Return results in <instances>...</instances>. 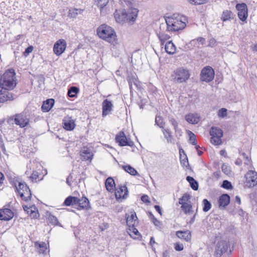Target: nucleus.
I'll use <instances>...</instances> for the list:
<instances>
[{
  "label": "nucleus",
  "instance_id": "f257e3e1",
  "mask_svg": "<svg viewBox=\"0 0 257 257\" xmlns=\"http://www.w3.org/2000/svg\"><path fill=\"white\" fill-rule=\"evenodd\" d=\"M97 34L99 37L111 44L116 42V35L115 31L110 26L102 24L97 29Z\"/></svg>",
  "mask_w": 257,
  "mask_h": 257
},
{
  "label": "nucleus",
  "instance_id": "f03ea898",
  "mask_svg": "<svg viewBox=\"0 0 257 257\" xmlns=\"http://www.w3.org/2000/svg\"><path fill=\"white\" fill-rule=\"evenodd\" d=\"M15 75L14 70L7 71L0 76V87L8 90L13 89L17 84Z\"/></svg>",
  "mask_w": 257,
  "mask_h": 257
},
{
  "label": "nucleus",
  "instance_id": "7ed1b4c3",
  "mask_svg": "<svg viewBox=\"0 0 257 257\" xmlns=\"http://www.w3.org/2000/svg\"><path fill=\"white\" fill-rule=\"evenodd\" d=\"M186 18L185 17H175L174 15L172 17H169L166 19L167 24V30L168 31H178L184 29L186 27Z\"/></svg>",
  "mask_w": 257,
  "mask_h": 257
},
{
  "label": "nucleus",
  "instance_id": "20e7f679",
  "mask_svg": "<svg viewBox=\"0 0 257 257\" xmlns=\"http://www.w3.org/2000/svg\"><path fill=\"white\" fill-rule=\"evenodd\" d=\"M189 77L190 74L188 70L183 68H177L172 75L173 81L178 83L186 82Z\"/></svg>",
  "mask_w": 257,
  "mask_h": 257
},
{
  "label": "nucleus",
  "instance_id": "39448f33",
  "mask_svg": "<svg viewBox=\"0 0 257 257\" xmlns=\"http://www.w3.org/2000/svg\"><path fill=\"white\" fill-rule=\"evenodd\" d=\"M128 195V191L125 185H118L115 188V197L119 202L125 200Z\"/></svg>",
  "mask_w": 257,
  "mask_h": 257
},
{
  "label": "nucleus",
  "instance_id": "423d86ee",
  "mask_svg": "<svg viewBox=\"0 0 257 257\" xmlns=\"http://www.w3.org/2000/svg\"><path fill=\"white\" fill-rule=\"evenodd\" d=\"M245 186L251 188L257 185V172L254 171H248L245 175Z\"/></svg>",
  "mask_w": 257,
  "mask_h": 257
},
{
  "label": "nucleus",
  "instance_id": "0eeeda50",
  "mask_svg": "<svg viewBox=\"0 0 257 257\" xmlns=\"http://www.w3.org/2000/svg\"><path fill=\"white\" fill-rule=\"evenodd\" d=\"M115 140L119 146L134 147V143L129 138L127 139L123 132H119L115 136Z\"/></svg>",
  "mask_w": 257,
  "mask_h": 257
},
{
  "label": "nucleus",
  "instance_id": "6e6552de",
  "mask_svg": "<svg viewBox=\"0 0 257 257\" xmlns=\"http://www.w3.org/2000/svg\"><path fill=\"white\" fill-rule=\"evenodd\" d=\"M230 246L228 241L220 240L218 241L215 246L214 255L215 257H221V255L226 252Z\"/></svg>",
  "mask_w": 257,
  "mask_h": 257
},
{
  "label": "nucleus",
  "instance_id": "1a4fd4ad",
  "mask_svg": "<svg viewBox=\"0 0 257 257\" xmlns=\"http://www.w3.org/2000/svg\"><path fill=\"white\" fill-rule=\"evenodd\" d=\"M214 77V70L210 66L203 68L200 74L202 81L209 82L211 81Z\"/></svg>",
  "mask_w": 257,
  "mask_h": 257
},
{
  "label": "nucleus",
  "instance_id": "9d476101",
  "mask_svg": "<svg viewBox=\"0 0 257 257\" xmlns=\"http://www.w3.org/2000/svg\"><path fill=\"white\" fill-rule=\"evenodd\" d=\"M66 42L64 39H59L54 44L53 51L57 56L61 55L65 50Z\"/></svg>",
  "mask_w": 257,
  "mask_h": 257
},
{
  "label": "nucleus",
  "instance_id": "9b49d317",
  "mask_svg": "<svg viewBox=\"0 0 257 257\" xmlns=\"http://www.w3.org/2000/svg\"><path fill=\"white\" fill-rule=\"evenodd\" d=\"M235 7L238 11L239 19L243 22L245 21L248 16L246 5L245 3L237 4Z\"/></svg>",
  "mask_w": 257,
  "mask_h": 257
},
{
  "label": "nucleus",
  "instance_id": "f8f14e48",
  "mask_svg": "<svg viewBox=\"0 0 257 257\" xmlns=\"http://www.w3.org/2000/svg\"><path fill=\"white\" fill-rule=\"evenodd\" d=\"M16 98V95L9 92L8 90L0 87V102L4 103L9 100H13Z\"/></svg>",
  "mask_w": 257,
  "mask_h": 257
},
{
  "label": "nucleus",
  "instance_id": "ddd939ff",
  "mask_svg": "<svg viewBox=\"0 0 257 257\" xmlns=\"http://www.w3.org/2000/svg\"><path fill=\"white\" fill-rule=\"evenodd\" d=\"M15 123L21 127L27 126L29 123V118L24 113L17 114L15 118Z\"/></svg>",
  "mask_w": 257,
  "mask_h": 257
},
{
  "label": "nucleus",
  "instance_id": "4468645a",
  "mask_svg": "<svg viewBox=\"0 0 257 257\" xmlns=\"http://www.w3.org/2000/svg\"><path fill=\"white\" fill-rule=\"evenodd\" d=\"M139 11L136 8H130L125 12L126 22L133 23L136 20Z\"/></svg>",
  "mask_w": 257,
  "mask_h": 257
},
{
  "label": "nucleus",
  "instance_id": "2eb2a0df",
  "mask_svg": "<svg viewBox=\"0 0 257 257\" xmlns=\"http://www.w3.org/2000/svg\"><path fill=\"white\" fill-rule=\"evenodd\" d=\"M62 125L65 130L69 131L73 130L76 126L74 120L68 116L64 117Z\"/></svg>",
  "mask_w": 257,
  "mask_h": 257
},
{
  "label": "nucleus",
  "instance_id": "dca6fc26",
  "mask_svg": "<svg viewBox=\"0 0 257 257\" xmlns=\"http://www.w3.org/2000/svg\"><path fill=\"white\" fill-rule=\"evenodd\" d=\"M218 201L219 208L223 209L229 204L230 197L227 194H223L219 197Z\"/></svg>",
  "mask_w": 257,
  "mask_h": 257
},
{
  "label": "nucleus",
  "instance_id": "f3484780",
  "mask_svg": "<svg viewBox=\"0 0 257 257\" xmlns=\"http://www.w3.org/2000/svg\"><path fill=\"white\" fill-rule=\"evenodd\" d=\"M14 217L13 212L9 208L0 209V220L9 221Z\"/></svg>",
  "mask_w": 257,
  "mask_h": 257
},
{
  "label": "nucleus",
  "instance_id": "a211bd4d",
  "mask_svg": "<svg viewBox=\"0 0 257 257\" xmlns=\"http://www.w3.org/2000/svg\"><path fill=\"white\" fill-rule=\"evenodd\" d=\"M22 186V188L25 187V191L24 192H22L21 190H20V192L18 193L20 197L22 198L23 200H24L26 202H28V201L30 200L32 197V193L31 191L29 188V187L28 186L27 184H21L20 185V187Z\"/></svg>",
  "mask_w": 257,
  "mask_h": 257
},
{
  "label": "nucleus",
  "instance_id": "6ab92c4d",
  "mask_svg": "<svg viewBox=\"0 0 257 257\" xmlns=\"http://www.w3.org/2000/svg\"><path fill=\"white\" fill-rule=\"evenodd\" d=\"M102 117L106 116L109 112L112 110L113 105L111 102L106 99L103 100L102 103Z\"/></svg>",
  "mask_w": 257,
  "mask_h": 257
},
{
  "label": "nucleus",
  "instance_id": "aec40b11",
  "mask_svg": "<svg viewBox=\"0 0 257 257\" xmlns=\"http://www.w3.org/2000/svg\"><path fill=\"white\" fill-rule=\"evenodd\" d=\"M125 219L127 225L129 228L131 227L135 226V225L138 223V218L136 215V212H134L132 213L131 215H130L127 214H125Z\"/></svg>",
  "mask_w": 257,
  "mask_h": 257
},
{
  "label": "nucleus",
  "instance_id": "412c9836",
  "mask_svg": "<svg viewBox=\"0 0 257 257\" xmlns=\"http://www.w3.org/2000/svg\"><path fill=\"white\" fill-rule=\"evenodd\" d=\"M176 235L179 238L187 242L190 241L191 238V232L188 230L177 231L176 232Z\"/></svg>",
  "mask_w": 257,
  "mask_h": 257
},
{
  "label": "nucleus",
  "instance_id": "4be33fe9",
  "mask_svg": "<svg viewBox=\"0 0 257 257\" xmlns=\"http://www.w3.org/2000/svg\"><path fill=\"white\" fill-rule=\"evenodd\" d=\"M78 207L77 209L79 210H89L90 209L91 206L88 198L85 196H83L81 199H79Z\"/></svg>",
  "mask_w": 257,
  "mask_h": 257
},
{
  "label": "nucleus",
  "instance_id": "5701e85b",
  "mask_svg": "<svg viewBox=\"0 0 257 257\" xmlns=\"http://www.w3.org/2000/svg\"><path fill=\"white\" fill-rule=\"evenodd\" d=\"M114 18L116 21L119 23L122 24L124 22H126V14L125 11H116L114 14Z\"/></svg>",
  "mask_w": 257,
  "mask_h": 257
},
{
  "label": "nucleus",
  "instance_id": "b1692460",
  "mask_svg": "<svg viewBox=\"0 0 257 257\" xmlns=\"http://www.w3.org/2000/svg\"><path fill=\"white\" fill-rule=\"evenodd\" d=\"M54 99L53 98L48 99L44 101L41 109L43 112H48L54 104Z\"/></svg>",
  "mask_w": 257,
  "mask_h": 257
},
{
  "label": "nucleus",
  "instance_id": "393cba45",
  "mask_svg": "<svg viewBox=\"0 0 257 257\" xmlns=\"http://www.w3.org/2000/svg\"><path fill=\"white\" fill-rule=\"evenodd\" d=\"M164 138L166 139L168 143H174V139L172 134L171 131L168 128H163L162 130Z\"/></svg>",
  "mask_w": 257,
  "mask_h": 257
},
{
  "label": "nucleus",
  "instance_id": "a878e982",
  "mask_svg": "<svg viewBox=\"0 0 257 257\" xmlns=\"http://www.w3.org/2000/svg\"><path fill=\"white\" fill-rule=\"evenodd\" d=\"M105 185L106 190L109 192H113L116 188L114 181L111 177L107 178Z\"/></svg>",
  "mask_w": 257,
  "mask_h": 257
},
{
  "label": "nucleus",
  "instance_id": "bb28decb",
  "mask_svg": "<svg viewBox=\"0 0 257 257\" xmlns=\"http://www.w3.org/2000/svg\"><path fill=\"white\" fill-rule=\"evenodd\" d=\"M186 120L189 123L196 124L199 121V117L196 114H188L185 116Z\"/></svg>",
  "mask_w": 257,
  "mask_h": 257
},
{
  "label": "nucleus",
  "instance_id": "cd10ccee",
  "mask_svg": "<svg viewBox=\"0 0 257 257\" xmlns=\"http://www.w3.org/2000/svg\"><path fill=\"white\" fill-rule=\"evenodd\" d=\"M234 15L232 12L229 10H225L222 12L221 20L223 22L230 21L234 19Z\"/></svg>",
  "mask_w": 257,
  "mask_h": 257
},
{
  "label": "nucleus",
  "instance_id": "c85d7f7f",
  "mask_svg": "<svg viewBox=\"0 0 257 257\" xmlns=\"http://www.w3.org/2000/svg\"><path fill=\"white\" fill-rule=\"evenodd\" d=\"M81 152V156L84 160H91L92 159L93 155L87 147H84Z\"/></svg>",
  "mask_w": 257,
  "mask_h": 257
},
{
  "label": "nucleus",
  "instance_id": "c756f323",
  "mask_svg": "<svg viewBox=\"0 0 257 257\" xmlns=\"http://www.w3.org/2000/svg\"><path fill=\"white\" fill-rule=\"evenodd\" d=\"M165 49L166 52L169 54H174L176 51V47L171 41L166 43Z\"/></svg>",
  "mask_w": 257,
  "mask_h": 257
},
{
  "label": "nucleus",
  "instance_id": "7c9ffc66",
  "mask_svg": "<svg viewBox=\"0 0 257 257\" xmlns=\"http://www.w3.org/2000/svg\"><path fill=\"white\" fill-rule=\"evenodd\" d=\"M210 135L212 137L221 138L223 136V132L218 127L212 126L210 131Z\"/></svg>",
  "mask_w": 257,
  "mask_h": 257
},
{
  "label": "nucleus",
  "instance_id": "2f4dec72",
  "mask_svg": "<svg viewBox=\"0 0 257 257\" xmlns=\"http://www.w3.org/2000/svg\"><path fill=\"white\" fill-rule=\"evenodd\" d=\"M47 219L49 223L53 225L60 226V223H59L57 218L52 215L50 213H48L47 215Z\"/></svg>",
  "mask_w": 257,
  "mask_h": 257
},
{
  "label": "nucleus",
  "instance_id": "473e14b6",
  "mask_svg": "<svg viewBox=\"0 0 257 257\" xmlns=\"http://www.w3.org/2000/svg\"><path fill=\"white\" fill-rule=\"evenodd\" d=\"M83 10L80 9L70 8L68 12V17L76 18L78 15L82 14Z\"/></svg>",
  "mask_w": 257,
  "mask_h": 257
},
{
  "label": "nucleus",
  "instance_id": "72a5a7b5",
  "mask_svg": "<svg viewBox=\"0 0 257 257\" xmlns=\"http://www.w3.org/2000/svg\"><path fill=\"white\" fill-rule=\"evenodd\" d=\"M11 183L15 187L16 190L18 193L20 192V190L22 192L25 191V187L22 188V186L20 187L21 184H26L25 182H18L17 180L11 181Z\"/></svg>",
  "mask_w": 257,
  "mask_h": 257
},
{
  "label": "nucleus",
  "instance_id": "f704fd0d",
  "mask_svg": "<svg viewBox=\"0 0 257 257\" xmlns=\"http://www.w3.org/2000/svg\"><path fill=\"white\" fill-rule=\"evenodd\" d=\"M186 180L189 183L190 186L193 190L196 191L198 189V183L193 177L188 176L186 177Z\"/></svg>",
  "mask_w": 257,
  "mask_h": 257
},
{
  "label": "nucleus",
  "instance_id": "c9c22d12",
  "mask_svg": "<svg viewBox=\"0 0 257 257\" xmlns=\"http://www.w3.org/2000/svg\"><path fill=\"white\" fill-rule=\"evenodd\" d=\"M35 246L36 247H39L38 251L40 253L46 254L47 252V244L44 242L39 243L36 242Z\"/></svg>",
  "mask_w": 257,
  "mask_h": 257
},
{
  "label": "nucleus",
  "instance_id": "e433bc0d",
  "mask_svg": "<svg viewBox=\"0 0 257 257\" xmlns=\"http://www.w3.org/2000/svg\"><path fill=\"white\" fill-rule=\"evenodd\" d=\"M128 233L134 239H138L141 236L140 232L135 226L129 228Z\"/></svg>",
  "mask_w": 257,
  "mask_h": 257
},
{
  "label": "nucleus",
  "instance_id": "4c0bfd02",
  "mask_svg": "<svg viewBox=\"0 0 257 257\" xmlns=\"http://www.w3.org/2000/svg\"><path fill=\"white\" fill-rule=\"evenodd\" d=\"M122 168L124 170L125 172L129 173L131 175L135 176L138 174L137 170L130 165L122 166Z\"/></svg>",
  "mask_w": 257,
  "mask_h": 257
},
{
  "label": "nucleus",
  "instance_id": "58836bf2",
  "mask_svg": "<svg viewBox=\"0 0 257 257\" xmlns=\"http://www.w3.org/2000/svg\"><path fill=\"white\" fill-rule=\"evenodd\" d=\"M79 89L76 86H71L68 89L67 94L70 97H74L79 92Z\"/></svg>",
  "mask_w": 257,
  "mask_h": 257
},
{
  "label": "nucleus",
  "instance_id": "ea45409f",
  "mask_svg": "<svg viewBox=\"0 0 257 257\" xmlns=\"http://www.w3.org/2000/svg\"><path fill=\"white\" fill-rule=\"evenodd\" d=\"M157 36L161 42V45H163L165 42L170 38V36L163 32L157 33Z\"/></svg>",
  "mask_w": 257,
  "mask_h": 257
},
{
  "label": "nucleus",
  "instance_id": "a19ab883",
  "mask_svg": "<svg viewBox=\"0 0 257 257\" xmlns=\"http://www.w3.org/2000/svg\"><path fill=\"white\" fill-rule=\"evenodd\" d=\"M29 214H30L32 218H37L39 216L38 209L35 205H32Z\"/></svg>",
  "mask_w": 257,
  "mask_h": 257
},
{
  "label": "nucleus",
  "instance_id": "79ce46f5",
  "mask_svg": "<svg viewBox=\"0 0 257 257\" xmlns=\"http://www.w3.org/2000/svg\"><path fill=\"white\" fill-rule=\"evenodd\" d=\"M181 207L185 214L190 213L193 212L192 205L188 203L181 205Z\"/></svg>",
  "mask_w": 257,
  "mask_h": 257
},
{
  "label": "nucleus",
  "instance_id": "37998d69",
  "mask_svg": "<svg viewBox=\"0 0 257 257\" xmlns=\"http://www.w3.org/2000/svg\"><path fill=\"white\" fill-rule=\"evenodd\" d=\"M203 204V211L204 212L208 211L211 208V203L207 199H204L202 201Z\"/></svg>",
  "mask_w": 257,
  "mask_h": 257
},
{
  "label": "nucleus",
  "instance_id": "c03bdc74",
  "mask_svg": "<svg viewBox=\"0 0 257 257\" xmlns=\"http://www.w3.org/2000/svg\"><path fill=\"white\" fill-rule=\"evenodd\" d=\"M148 216L151 219L154 224L156 226H159L161 225V222L159 221L153 215L151 212H148Z\"/></svg>",
  "mask_w": 257,
  "mask_h": 257
},
{
  "label": "nucleus",
  "instance_id": "a18cd8bd",
  "mask_svg": "<svg viewBox=\"0 0 257 257\" xmlns=\"http://www.w3.org/2000/svg\"><path fill=\"white\" fill-rule=\"evenodd\" d=\"M190 199V196L189 194L185 193L181 198L179 199V203L181 205L187 203V202L189 201Z\"/></svg>",
  "mask_w": 257,
  "mask_h": 257
},
{
  "label": "nucleus",
  "instance_id": "49530a36",
  "mask_svg": "<svg viewBox=\"0 0 257 257\" xmlns=\"http://www.w3.org/2000/svg\"><path fill=\"white\" fill-rule=\"evenodd\" d=\"M188 135L189 136V141L192 145H196L197 144V141L196 136L194 133L189 131L188 132Z\"/></svg>",
  "mask_w": 257,
  "mask_h": 257
},
{
  "label": "nucleus",
  "instance_id": "de8ad7c7",
  "mask_svg": "<svg viewBox=\"0 0 257 257\" xmlns=\"http://www.w3.org/2000/svg\"><path fill=\"white\" fill-rule=\"evenodd\" d=\"M155 123L158 125L160 127L164 128L163 127L165 123L163 120V118L160 116H156L155 118Z\"/></svg>",
  "mask_w": 257,
  "mask_h": 257
},
{
  "label": "nucleus",
  "instance_id": "09e8293b",
  "mask_svg": "<svg viewBox=\"0 0 257 257\" xmlns=\"http://www.w3.org/2000/svg\"><path fill=\"white\" fill-rule=\"evenodd\" d=\"M99 8L103 9L108 4L109 0H94Z\"/></svg>",
  "mask_w": 257,
  "mask_h": 257
},
{
  "label": "nucleus",
  "instance_id": "8fccbe9b",
  "mask_svg": "<svg viewBox=\"0 0 257 257\" xmlns=\"http://www.w3.org/2000/svg\"><path fill=\"white\" fill-rule=\"evenodd\" d=\"M221 187L227 190L231 189L233 188L231 182L226 180L223 181Z\"/></svg>",
  "mask_w": 257,
  "mask_h": 257
},
{
  "label": "nucleus",
  "instance_id": "3c124183",
  "mask_svg": "<svg viewBox=\"0 0 257 257\" xmlns=\"http://www.w3.org/2000/svg\"><path fill=\"white\" fill-rule=\"evenodd\" d=\"M221 138H217L215 137H212L210 139L211 143L214 145H219L221 144Z\"/></svg>",
  "mask_w": 257,
  "mask_h": 257
},
{
  "label": "nucleus",
  "instance_id": "603ef678",
  "mask_svg": "<svg viewBox=\"0 0 257 257\" xmlns=\"http://www.w3.org/2000/svg\"><path fill=\"white\" fill-rule=\"evenodd\" d=\"M180 159L181 164L183 166L186 167V168L189 166V162L187 155H185V156L183 157H180Z\"/></svg>",
  "mask_w": 257,
  "mask_h": 257
},
{
  "label": "nucleus",
  "instance_id": "864d4df0",
  "mask_svg": "<svg viewBox=\"0 0 257 257\" xmlns=\"http://www.w3.org/2000/svg\"><path fill=\"white\" fill-rule=\"evenodd\" d=\"M174 130L175 131V137L178 140H180V137L182 136L183 133L182 130L179 127L174 128Z\"/></svg>",
  "mask_w": 257,
  "mask_h": 257
},
{
  "label": "nucleus",
  "instance_id": "5fc2aeb1",
  "mask_svg": "<svg viewBox=\"0 0 257 257\" xmlns=\"http://www.w3.org/2000/svg\"><path fill=\"white\" fill-rule=\"evenodd\" d=\"M227 109L225 108H222L219 109L218 111V116L220 117H224L227 115Z\"/></svg>",
  "mask_w": 257,
  "mask_h": 257
},
{
  "label": "nucleus",
  "instance_id": "6e6d98bb",
  "mask_svg": "<svg viewBox=\"0 0 257 257\" xmlns=\"http://www.w3.org/2000/svg\"><path fill=\"white\" fill-rule=\"evenodd\" d=\"M221 169L222 172L225 174L226 175H229L230 173V167H228L225 164H223L221 166Z\"/></svg>",
  "mask_w": 257,
  "mask_h": 257
},
{
  "label": "nucleus",
  "instance_id": "4d7b16f0",
  "mask_svg": "<svg viewBox=\"0 0 257 257\" xmlns=\"http://www.w3.org/2000/svg\"><path fill=\"white\" fill-rule=\"evenodd\" d=\"M239 154L242 156L243 159L245 160V162H244V164L248 165L250 163V159H249V157L245 153H241L239 152Z\"/></svg>",
  "mask_w": 257,
  "mask_h": 257
},
{
  "label": "nucleus",
  "instance_id": "13d9d810",
  "mask_svg": "<svg viewBox=\"0 0 257 257\" xmlns=\"http://www.w3.org/2000/svg\"><path fill=\"white\" fill-rule=\"evenodd\" d=\"M30 178L32 182L36 181L37 179H39V173L36 171H33L30 176Z\"/></svg>",
  "mask_w": 257,
  "mask_h": 257
},
{
  "label": "nucleus",
  "instance_id": "bf43d9fd",
  "mask_svg": "<svg viewBox=\"0 0 257 257\" xmlns=\"http://www.w3.org/2000/svg\"><path fill=\"white\" fill-rule=\"evenodd\" d=\"M72 199V196H69L68 197H67L65 199V200L63 203L64 205H65V206H67L73 205Z\"/></svg>",
  "mask_w": 257,
  "mask_h": 257
},
{
  "label": "nucleus",
  "instance_id": "052dcab7",
  "mask_svg": "<svg viewBox=\"0 0 257 257\" xmlns=\"http://www.w3.org/2000/svg\"><path fill=\"white\" fill-rule=\"evenodd\" d=\"M174 248L177 251H182L183 250V245L179 242H176L174 244Z\"/></svg>",
  "mask_w": 257,
  "mask_h": 257
},
{
  "label": "nucleus",
  "instance_id": "680f3d73",
  "mask_svg": "<svg viewBox=\"0 0 257 257\" xmlns=\"http://www.w3.org/2000/svg\"><path fill=\"white\" fill-rule=\"evenodd\" d=\"M33 49L34 48L32 46H29L25 49V51L23 53L24 56L27 57L30 53L32 52Z\"/></svg>",
  "mask_w": 257,
  "mask_h": 257
},
{
  "label": "nucleus",
  "instance_id": "e2e57ef3",
  "mask_svg": "<svg viewBox=\"0 0 257 257\" xmlns=\"http://www.w3.org/2000/svg\"><path fill=\"white\" fill-rule=\"evenodd\" d=\"M169 121L173 126L174 128L178 127V122L175 118L172 117L170 118L169 119Z\"/></svg>",
  "mask_w": 257,
  "mask_h": 257
},
{
  "label": "nucleus",
  "instance_id": "0e129e2a",
  "mask_svg": "<svg viewBox=\"0 0 257 257\" xmlns=\"http://www.w3.org/2000/svg\"><path fill=\"white\" fill-rule=\"evenodd\" d=\"M73 176L72 175V174H70L68 176V177L66 179V183L69 186H72V182H73Z\"/></svg>",
  "mask_w": 257,
  "mask_h": 257
},
{
  "label": "nucleus",
  "instance_id": "69168bd1",
  "mask_svg": "<svg viewBox=\"0 0 257 257\" xmlns=\"http://www.w3.org/2000/svg\"><path fill=\"white\" fill-rule=\"evenodd\" d=\"M141 200L144 202V203H150V201L149 200V197H148V195H143L142 197H141Z\"/></svg>",
  "mask_w": 257,
  "mask_h": 257
},
{
  "label": "nucleus",
  "instance_id": "338daca9",
  "mask_svg": "<svg viewBox=\"0 0 257 257\" xmlns=\"http://www.w3.org/2000/svg\"><path fill=\"white\" fill-rule=\"evenodd\" d=\"M72 205H75L78 206L79 198H78L76 197L72 196Z\"/></svg>",
  "mask_w": 257,
  "mask_h": 257
},
{
  "label": "nucleus",
  "instance_id": "774afa93",
  "mask_svg": "<svg viewBox=\"0 0 257 257\" xmlns=\"http://www.w3.org/2000/svg\"><path fill=\"white\" fill-rule=\"evenodd\" d=\"M213 177L216 179H218L221 177V172L220 171H217L213 173Z\"/></svg>",
  "mask_w": 257,
  "mask_h": 257
}]
</instances>
